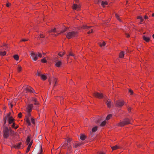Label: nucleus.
<instances>
[{
  "label": "nucleus",
  "instance_id": "obj_3",
  "mask_svg": "<svg viewBox=\"0 0 154 154\" xmlns=\"http://www.w3.org/2000/svg\"><path fill=\"white\" fill-rule=\"evenodd\" d=\"M30 56L31 58L35 61L37 60L38 57L41 58L42 57V55L41 53L38 52L37 54L33 52L30 53Z\"/></svg>",
  "mask_w": 154,
  "mask_h": 154
},
{
  "label": "nucleus",
  "instance_id": "obj_45",
  "mask_svg": "<svg viewBox=\"0 0 154 154\" xmlns=\"http://www.w3.org/2000/svg\"><path fill=\"white\" fill-rule=\"evenodd\" d=\"M39 104V103L37 101L36 102L34 103V104L36 106L38 105Z\"/></svg>",
  "mask_w": 154,
  "mask_h": 154
},
{
  "label": "nucleus",
  "instance_id": "obj_37",
  "mask_svg": "<svg viewBox=\"0 0 154 154\" xmlns=\"http://www.w3.org/2000/svg\"><path fill=\"white\" fill-rule=\"evenodd\" d=\"M106 45V43L105 42H103L102 45L101 43L99 44L100 46V47H101L102 46H105Z\"/></svg>",
  "mask_w": 154,
  "mask_h": 154
},
{
  "label": "nucleus",
  "instance_id": "obj_39",
  "mask_svg": "<svg viewBox=\"0 0 154 154\" xmlns=\"http://www.w3.org/2000/svg\"><path fill=\"white\" fill-rule=\"evenodd\" d=\"M69 56H72L74 57L75 58V56L74 54L72 53H70Z\"/></svg>",
  "mask_w": 154,
  "mask_h": 154
},
{
  "label": "nucleus",
  "instance_id": "obj_4",
  "mask_svg": "<svg viewBox=\"0 0 154 154\" xmlns=\"http://www.w3.org/2000/svg\"><path fill=\"white\" fill-rule=\"evenodd\" d=\"M60 147L61 148L64 149L67 147V152L66 154H67L68 152L69 153L71 152L72 147L71 145L70 144H69L67 143H66V141H65V142L63 143L61 145Z\"/></svg>",
  "mask_w": 154,
  "mask_h": 154
},
{
  "label": "nucleus",
  "instance_id": "obj_11",
  "mask_svg": "<svg viewBox=\"0 0 154 154\" xmlns=\"http://www.w3.org/2000/svg\"><path fill=\"white\" fill-rule=\"evenodd\" d=\"M26 90L27 91L29 92L30 93H35L34 90L30 87H27L26 88Z\"/></svg>",
  "mask_w": 154,
  "mask_h": 154
},
{
  "label": "nucleus",
  "instance_id": "obj_55",
  "mask_svg": "<svg viewBox=\"0 0 154 154\" xmlns=\"http://www.w3.org/2000/svg\"><path fill=\"white\" fill-rule=\"evenodd\" d=\"M28 39H22V41H28Z\"/></svg>",
  "mask_w": 154,
  "mask_h": 154
},
{
  "label": "nucleus",
  "instance_id": "obj_13",
  "mask_svg": "<svg viewBox=\"0 0 154 154\" xmlns=\"http://www.w3.org/2000/svg\"><path fill=\"white\" fill-rule=\"evenodd\" d=\"M107 106L108 107H110L111 106L112 102L110 100H108L106 102Z\"/></svg>",
  "mask_w": 154,
  "mask_h": 154
},
{
  "label": "nucleus",
  "instance_id": "obj_51",
  "mask_svg": "<svg viewBox=\"0 0 154 154\" xmlns=\"http://www.w3.org/2000/svg\"><path fill=\"white\" fill-rule=\"evenodd\" d=\"M32 101L35 102H36L37 101V100L36 98H33L32 99Z\"/></svg>",
  "mask_w": 154,
  "mask_h": 154
},
{
  "label": "nucleus",
  "instance_id": "obj_40",
  "mask_svg": "<svg viewBox=\"0 0 154 154\" xmlns=\"http://www.w3.org/2000/svg\"><path fill=\"white\" fill-rule=\"evenodd\" d=\"M56 32V28H54L53 29H51V30L49 32Z\"/></svg>",
  "mask_w": 154,
  "mask_h": 154
},
{
  "label": "nucleus",
  "instance_id": "obj_59",
  "mask_svg": "<svg viewBox=\"0 0 154 154\" xmlns=\"http://www.w3.org/2000/svg\"><path fill=\"white\" fill-rule=\"evenodd\" d=\"M131 108H130V107H129V108H128V111L130 112L131 111Z\"/></svg>",
  "mask_w": 154,
  "mask_h": 154
},
{
  "label": "nucleus",
  "instance_id": "obj_62",
  "mask_svg": "<svg viewBox=\"0 0 154 154\" xmlns=\"http://www.w3.org/2000/svg\"><path fill=\"white\" fill-rule=\"evenodd\" d=\"M18 125H17L16 127H15V129H16L18 128Z\"/></svg>",
  "mask_w": 154,
  "mask_h": 154
},
{
  "label": "nucleus",
  "instance_id": "obj_56",
  "mask_svg": "<svg viewBox=\"0 0 154 154\" xmlns=\"http://www.w3.org/2000/svg\"><path fill=\"white\" fill-rule=\"evenodd\" d=\"M144 18L145 19H147L148 17L147 16H146V15H145L144 16Z\"/></svg>",
  "mask_w": 154,
  "mask_h": 154
},
{
  "label": "nucleus",
  "instance_id": "obj_17",
  "mask_svg": "<svg viewBox=\"0 0 154 154\" xmlns=\"http://www.w3.org/2000/svg\"><path fill=\"white\" fill-rule=\"evenodd\" d=\"M82 144V143H73V147L76 148Z\"/></svg>",
  "mask_w": 154,
  "mask_h": 154
},
{
  "label": "nucleus",
  "instance_id": "obj_15",
  "mask_svg": "<svg viewBox=\"0 0 154 154\" xmlns=\"http://www.w3.org/2000/svg\"><path fill=\"white\" fill-rule=\"evenodd\" d=\"M62 64V62L59 60H57L55 63V66L58 67H60Z\"/></svg>",
  "mask_w": 154,
  "mask_h": 154
},
{
  "label": "nucleus",
  "instance_id": "obj_32",
  "mask_svg": "<svg viewBox=\"0 0 154 154\" xmlns=\"http://www.w3.org/2000/svg\"><path fill=\"white\" fill-rule=\"evenodd\" d=\"M115 16H116V18L119 21H120V22H121L122 21L120 19L119 17V16L118 15V14H115Z\"/></svg>",
  "mask_w": 154,
  "mask_h": 154
},
{
  "label": "nucleus",
  "instance_id": "obj_33",
  "mask_svg": "<svg viewBox=\"0 0 154 154\" xmlns=\"http://www.w3.org/2000/svg\"><path fill=\"white\" fill-rule=\"evenodd\" d=\"M112 116V115L111 114H109L107 116L106 118V120H109L110 118Z\"/></svg>",
  "mask_w": 154,
  "mask_h": 154
},
{
  "label": "nucleus",
  "instance_id": "obj_38",
  "mask_svg": "<svg viewBox=\"0 0 154 154\" xmlns=\"http://www.w3.org/2000/svg\"><path fill=\"white\" fill-rule=\"evenodd\" d=\"M41 61L42 63H46V60L45 58H44L41 60Z\"/></svg>",
  "mask_w": 154,
  "mask_h": 154
},
{
  "label": "nucleus",
  "instance_id": "obj_28",
  "mask_svg": "<svg viewBox=\"0 0 154 154\" xmlns=\"http://www.w3.org/2000/svg\"><path fill=\"white\" fill-rule=\"evenodd\" d=\"M6 54V52L5 51L4 52H0V55L2 56H5Z\"/></svg>",
  "mask_w": 154,
  "mask_h": 154
},
{
  "label": "nucleus",
  "instance_id": "obj_7",
  "mask_svg": "<svg viewBox=\"0 0 154 154\" xmlns=\"http://www.w3.org/2000/svg\"><path fill=\"white\" fill-rule=\"evenodd\" d=\"M115 103L116 106L120 107L124 105V101H123L119 100L115 102Z\"/></svg>",
  "mask_w": 154,
  "mask_h": 154
},
{
  "label": "nucleus",
  "instance_id": "obj_63",
  "mask_svg": "<svg viewBox=\"0 0 154 154\" xmlns=\"http://www.w3.org/2000/svg\"><path fill=\"white\" fill-rule=\"evenodd\" d=\"M126 37L128 38L130 36L129 35H128V34H126Z\"/></svg>",
  "mask_w": 154,
  "mask_h": 154
},
{
  "label": "nucleus",
  "instance_id": "obj_20",
  "mask_svg": "<svg viewBox=\"0 0 154 154\" xmlns=\"http://www.w3.org/2000/svg\"><path fill=\"white\" fill-rule=\"evenodd\" d=\"M92 27V26H88L86 25H84L81 28L83 29H89Z\"/></svg>",
  "mask_w": 154,
  "mask_h": 154
},
{
  "label": "nucleus",
  "instance_id": "obj_16",
  "mask_svg": "<svg viewBox=\"0 0 154 154\" xmlns=\"http://www.w3.org/2000/svg\"><path fill=\"white\" fill-rule=\"evenodd\" d=\"M21 144L22 143L21 142H19L16 145L13 146L12 147H14L16 149H19L20 148V146Z\"/></svg>",
  "mask_w": 154,
  "mask_h": 154
},
{
  "label": "nucleus",
  "instance_id": "obj_8",
  "mask_svg": "<svg viewBox=\"0 0 154 154\" xmlns=\"http://www.w3.org/2000/svg\"><path fill=\"white\" fill-rule=\"evenodd\" d=\"M94 3L96 4L101 3V5L103 7H105L108 4L107 2L106 1H95Z\"/></svg>",
  "mask_w": 154,
  "mask_h": 154
},
{
  "label": "nucleus",
  "instance_id": "obj_27",
  "mask_svg": "<svg viewBox=\"0 0 154 154\" xmlns=\"http://www.w3.org/2000/svg\"><path fill=\"white\" fill-rule=\"evenodd\" d=\"M30 139L29 137H28L26 141V143L27 145H28L30 142Z\"/></svg>",
  "mask_w": 154,
  "mask_h": 154
},
{
  "label": "nucleus",
  "instance_id": "obj_34",
  "mask_svg": "<svg viewBox=\"0 0 154 154\" xmlns=\"http://www.w3.org/2000/svg\"><path fill=\"white\" fill-rule=\"evenodd\" d=\"M106 122L105 121H104L101 123L100 126H103L106 125Z\"/></svg>",
  "mask_w": 154,
  "mask_h": 154
},
{
  "label": "nucleus",
  "instance_id": "obj_19",
  "mask_svg": "<svg viewBox=\"0 0 154 154\" xmlns=\"http://www.w3.org/2000/svg\"><path fill=\"white\" fill-rule=\"evenodd\" d=\"M40 76L42 79L43 80H45L47 79V77L45 75V74H41Z\"/></svg>",
  "mask_w": 154,
  "mask_h": 154
},
{
  "label": "nucleus",
  "instance_id": "obj_61",
  "mask_svg": "<svg viewBox=\"0 0 154 154\" xmlns=\"http://www.w3.org/2000/svg\"><path fill=\"white\" fill-rule=\"evenodd\" d=\"M58 55H59L60 56V57H62L63 55H61V54H60V53H59L58 54Z\"/></svg>",
  "mask_w": 154,
  "mask_h": 154
},
{
  "label": "nucleus",
  "instance_id": "obj_53",
  "mask_svg": "<svg viewBox=\"0 0 154 154\" xmlns=\"http://www.w3.org/2000/svg\"><path fill=\"white\" fill-rule=\"evenodd\" d=\"M48 81L49 82L50 85H51V81L50 79V77H49Z\"/></svg>",
  "mask_w": 154,
  "mask_h": 154
},
{
  "label": "nucleus",
  "instance_id": "obj_44",
  "mask_svg": "<svg viewBox=\"0 0 154 154\" xmlns=\"http://www.w3.org/2000/svg\"><path fill=\"white\" fill-rule=\"evenodd\" d=\"M22 114L21 113V112H20V113H19L18 114V117L20 118H21V117H22Z\"/></svg>",
  "mask_w": 154,
  "mask_h": 154
},
{
  "label": "nucleus",
  "instance_id": "obj_48",
  "mask_svg": "<svg viewBox=\"0 0 154 154\" xmlns=\"http://www.w3.org/2000/svg\"><path fill=\"white\" fill-rule=\"evenodd\" d=\"M11 5V4L9 3H8L6 4V6L9 7Z\"/></svg>",
  "mask_w": 154,
  "mask_h": 154
},
{
  "label": "nucleus",
  "instance_id": "obj_43",
  "mask_svg": "<svg viewBox=\"0 0 154 154\" xmlns=\"http://www.w3.org/2000/svg\"><path fill=\"white\" fill-rule=\"evenodd\" d=\"M36 75L38 76H41V74L40 73V72H38V71H37V73H36Z\"/></svg>",
  "mask_w": 154,
  "mask_h": 154
},
{
  "label": "nucleus",
  "instance_id": "obj_42",
  "mask_svg": "<svg viewBox=\"0 0 154 154\" xmlns=\"http://www.w3.org/2000/svg\"><path fill=\"white\" fill-rule=\"evenodd\" d=\"M31 121L32 124H35V121L34 119L33 118H32L31 119Z\"/></svg>",
  "mask_w": 154,
  "mask_h": 154
},
{
  "label": "nucleus",
  "instance_id": "obj_26",
  "mask_svg": "<svg viewBox=\"0 0 154 154\" xmlns=\"http://www.w3.org/2000/svg\"><path fill=\"white\" fill-rule=\"evenodd\" d=\"M137 18L140 20V23L142 24V22L143 20V19L142 17V16H138L137 17Z\"/></svg>",
  "mask_w": 154,
  "mask_h": 154
},
{
  "label": "nucleus",
  "instance_id": "obj_54",
  "mask_svg": "<svg viewBox=\"0 0 154 154\" xmlns=\"http://www.w3.org/2000/svg\"><path fill=\"white\" fill-rule=\"evenodd\" d=\"M8 105H10V106H11V107L12 108V107H13V105L11 103H8Z\"/></svg>",
  "mask_w": 154,
  "mask_h": 154
},
{
  "label": "nucleus",
  "instance_id": "obj_24",
  "mask_svg": "<svg viewBox=\"0 0 154 154\" xmlns=\"http://www.w3.org/2000/svg\"><path fill=\"white\" fill-rule=\"evenodd\" d=\"M111 148L112 149V150H114L119 148L120 147L117 145H116L114 146H111Z\"/></svg>",
  "mask_w": 154,
  "mask_h": 154
},
{
  "label": "nucleus",
  "instance_id": "obj_2",
  "mask_svg": "<svg viewBox=\"0 0 154 154\" xmlns=\"http://www.w3.org/2000/svg\"><path fill=\"white\" fill-rule=\"evenodd\" d=\"M9 131L10 132L12 131V130L10 128L9 130L8 127L6 126H5L4 127L3 136L4 139H7L9 137Z\"/></svg>",
  "mask_w": 154,
  "mask_h": 154
},
{
  "label": "nucleus",
  "instance_id": "obj_64",
  "mask_svg": "<svg viewBox=\"0 0 154 154\" xmlns=\"http://www.w3.org/2000/svg\"><path fill=\"white\" fill-rule=\"evenodd\" d=\"M91 33H93V29H91Z\"/></svg>",
  "mask_w": 154,
  "mask_h": 154
},
{
  "label": "nucleus",
  "instance_id": "obj_25",
  "mask_svg": "<svg viewBox=\"0 0 154 154\" xmlns=\"http://www.w3.org/2000/svg\"><path fill=\"white\" fill-rule=\"evenodd\" d=\"M86 138V136L83 134H81L80 136V139L82 140H84Z\"/></svg>",
  "mask_w": 154,
  "mask_h": 154
},
{
  "label": "nucleus",
  "instance_id": "obj_41",
  "mask_svg": "<svg viewBox=\"0 0 154 154\" xmlns=\"http://www.w3.org/2000/svg\"><path fill=\"white\" fill-rule=\"evenodd\" d=\"M129 92L131 93V95H132L133 94V91L131 89H129Z\"/></svg>",
  "mask_w": 154,
  "mask_h": 154
},
{
  "label": "nucleus",
  "instance_id": "obj_49",
  "mask_svg": "<svg viewBox=\"0 0 154 154\" xmlns=\"http://www.w3.org/2000/svg\"><path fill=\"white\" fill-rule=\"evenodd\" d=\"M42 151H43V150H42V148H41V149H40V152L39 153H38V154H42Z\"/></svg>",
  "mask_w": 154,
  "mask_h": 154
},
{
  "label": "nucleus",
  "instance_id": "obj_60",
  "mask_svg": "<svg viewBox=\"0 0 154 154\" xmlns=\"http://www.w3.org/2000/svg\"><path fill=\"white\" fill-rule=\"evenodd\" d=\"M66 29H64L63 30L62 32H66Z\"/></svg>",
  "mask_w": 154,
  "mask_h": 154
},
{
  "label": "nucleus",
  "instance_id": "obj_5",
  "mask_svg": "<svg viewBox=\"0 0 154 154\" xmlns=\"http://www.w3.org/2000/svg\"><path fill=\"white\" fill-rule=\"evenodd\" d=\"M131 121L130 119L128 118H125L118 124V125L119 126L123 127L125 125L131 124Z\"/></svg>",
  "mask_w": 154,
  "mask_h": 154
},
{
  "label": "nucleus",
  "instance_id": "obj_30",
  "mask_svg": "<svg viewBox=\"0 0 154 154\" xmlns=\"http://www.w3.org/2000/svg\"><path fill=\"white\" fill-rule=\"evenodd\" d=\"M45 37V36L42 34H40L38 38V39L39 40H40V38H43Z\"/></svg>",
  "mask_w": 154,
  "mask_h": 154
},
{
  "label": "nucleus",
  "instance_id": "obj_36",
  "mask_svg": "<svg viewBox=\"0 0 154 154\" xmlns=\"http://www.w3.org/2000/svg\"><path fill=\"white\" fill-rule=\"evenodd\" d=\"M31 147V146H30V145H29L26 151V153H28L29 152V151L30 150Z\"/></svg>",
  "mask_w": 154,
  "mask_h": 154
},
{
  "label": "nucleus",
  "instance_id": "obj_52",
  "mask_svg": "<svg viewBox=\"0 0 154 154\" xmlns=\"http://www.w3.org/2000/svg\"><path fill=\"white\" fill-rule=\"evenodd\" d=\"M97 153L98 154H105V152H97Z\"/></svg>",
  "mask_w": 154,
  "mask_h": 154
},
{
  "label": "nucleus",
  "instance_id": "obj_9",
  "mask_svg": "<svg viewBox=\"0 0 154 154\" xmlns=\"http://www.w3.org/2000/svg\"><path fill=\"white\" fill-rule=\"evenodd\" d=\"M93 95L95 97L100 98L103 97V95L101 93H99L98 92H96L93 93Z\"/></svg>",
  "mask_w": 154,
  "mask_h": 154
},
{
  "label": "nucleus",
  "instance_id": "obj_18",
  "mask_svg": "<svg viewBox=\"0 0 154 154\" xmlns=\"http://www.w3.org/2000/svg\"><path fill=\"white\" fill-rule=\"evenodd\" d=\"M143 39L147 42H148L150 40L149 37H147L145 35L143 36Z\"/></svg>",
  "mask_w": 154,
  "mask_h": 154
},
{
  "label": "nucleus",
  "instance_id": "obj_23",
  "mask_svg": "<svg viewBox=\"0 0 154 154\" xmlns=\"http://www.w3.org/2000/svg\"><path fill=\"white\" fill-rule=\"evenodd\" d=\"M124 52L122 51L119 54V57L120 58H122L124 57Z\"/></svg>",
  "mask_w": 154,
  "mask_h": 154
},
{
  "label": "nucleus",
  "instance_id": "obj_12",
  "mask_svg": "<svg viewBox=\"0 0 154 154\" xmlns=\"http://www.w3.org/2000/svg\"><path fill=\"white\" fill-rule=\"evenodd\" d=\"M73 9L75 10H79L80 9V6L79 5H78L76 4H74L72 7Z\"/></svg>",
  "mask_w": 154,
  "mask_h": 154
},
{
  "label": "nucleus",
  "instance_id": "obj_58",
  "mask_svg": "<svg viewBox=\"0 0 154 154\" xmlns=\"http://www.w3.org/2000/svg\"><path fill=\"white\" fill-rule=\"evenodd\" d=\"M32 141H31V142H30V143H29V144H28L29 145H30V146H31L32 144Z\"/></svg>",
  "mask_w": 154,
  "mask_h": 154
},
{
  "label": "nucleus",
  "instance_id": "obj_22",
  "mask_svg": "<svg viewBox=\"0 0 154 154\" xmlns=\"http://www.w3.org/2000/svg\"><path fill=\"white\" fill-rule=\"evenodd\" d=\"M53 79V83H54V87L56 86V84L57 83V79L56 78H54V77H52Z\"/></svg>",
  "mask_w": 154,
  "mask_h": 154
},
{
  "label": "nucleus",
  "instance_id": "obj_47",
  "mask_svg": "<svg viewBox=\"0 0 154 154\" xmlns=\"http://www.w3.org/2000/svg\"><path fill=\"white\" fill-rule=\"evenodd\" d=\"M10 113H9V114H8L7 116H6V118H6V119H7V118H9L10 117Z\"/></svg>",
  "mask_w": 154,
  "mask_h": 154
},
{
  "label": "nucleus",
  "instance_id": "obj_6",
  "mask_svg": "<svg viewBox=\"0 0 154 154\" xmlns=\"http://www.w3.org/2000/svg\"><path fill=\"white\" fill-rule=\"evenodd\" d=\"M27 112V114L26 116V119H25V120L26 121V122L28 124V125L29 126H30L31 125V123L30 122L29 117H30L31 116V114L30 113V112Z\"/></svg>",
  "mask_w": 154,
  "mask_h": 154
},
{
  "label": "nucleus",
  "instance_id": "obj_35",
  "mask_svg": "<svg viewBox=\"0 0 154 154\" xmlns=\"http://www.w3.org/2000/svg\"><path fill=\"white\" fill-rule=\"evenodd\" d=\"M72 140V139L71 138H68L66 140V141L67 143H68L71 142Z\"/></svg>",
  "mask_w": 154,
  "mask_h": 154
},
{
  "label": "nucleus",
  "instance_id": "obj_31",
  "mask_svg": "<svg viewBox=\"0 0 154 154\" xmlns=\"http://www.w3.org/2000/svg\"><path fill=\"white\" fill-rule=\"evenodd\" d=\"M17 69L18 71L19 72H20L21 71L22 67L20 66H19L18 65Z\"/></svg>",
  "mask_w": 154,
  "mask_h": 154
},
{
  "label": "nucleus",
  "instance_id": "obj_46",
  "mask_svg": "<svg viewBox=\"0 0 154 154\" xmlns=\"http://www.w3.org/2000/svg\"><path fill=\"white\" fill-rule=\"evenodd\" d=\"M6 120H7L6 118H5V119H4V127L5 126H6L5 125V124L6 122Z\"/></svg>",
  "mask_w": 154,
  "mask_h": 154
},
{
  "label": "nucleus",
  "instance_id": "obj_29",
  "mask_svg": "<svg viewBox=\"0 0 154 154\" xmlns=\"http://www.w3.org/2000/svg\"><path fill=\"white\" fill-rule=\"evenodd\" d=\"M14 59L16 60H18L19 59V57L17 55H14L13 56Z\"/></svg>",
  "mask_w": 154,
  "mask_h": 154
},
{
  "label": "nucleus",
  "instance_id": "obj_1",
  "mask_svg": "<svg viewBox=\"0 0 154 154\" xmlns=\"http://www.w3.org/2000/svg\"><path fill=\"white\" fill-rule=\"evenodd\" d=\"M78 33L77 31H69L67 33L66 37L68 39L73 38L77 36Z\"/></svg>",
  "mask_w": 154,
  "mask_h": 154
},
{
  "label": "nucleus",
  "instance_id": "obj_21",
  "mask_svg": "<svg viewBox=\"0 0 154 154\" xmlns=\"http://www.w3.org/2000/svg\"><path fill=\"white\" fill-rule=\"evenodd\" d=\"M14 120V119L12 118V117H10L8 119L9 124L12 123Z\"/></svg>",
  "mask_w": 154,
  "mask_h": 154
},
{
  "label": "nucleus",
  "instance_id": "obj_50",
  "mask_svg": "<svg viewBox=\"0 0 154 154\" xmlns=\"http://www.w3.org/2000/svg\"><path fill=\"white\" fill-rule=\"evenodd\" d=\"M15 123H13V124L12 125V128H15Z\"/></svg>",
  "mask_w": 154,
  "mask_h": 154
},
{
  "label": "nucleus",
  "instance_id": "obj_14",
  "mask_svg": "<svg viewBox=\"0 0 154 154\" xmlns=\"http://www.w3.org/2000/svg\"><path fill=\"white\" fill-rule=\"evenodd\" d=\"M97 126H95L92 128V132H91L90 133V135L91 136V137H92L93 135L92 133L95 132V131H96L97 130Z\"/></svg>",
  "mask_w": 154,
  "mask_h": 154
},
{
  "label": "nucleus",
  "instance_id": "obj_57",
  "mask_svg": "<svg viewBox=\"0 0 154 154\" xmlns=\"http://www.w3.org/2000/svg\"><path fill=\"white\" fill-rule=\"evenodd\" d=\"M100 122V121L99 120V119L96 121V122L97 123H99Z\"/></svg>",
  "mask_w": 154,
  "mask_h": 154
},
{
  "label": "nucleus",
  "instance_id": "obj_10",
  "mask_svg": "<svg viewBox=\"0 0 154 154\" xmlns=\"http://www.w3.org/2000/svg\"><path fill=\"white\" fill-rule=\"evenodd\" d=\"M33 107L32 104H30L28 105L26 107V111L27 112H30Z\"/></svg>",
  "mask_w": 154,
  "mask_h": 154
}]
</instances>
